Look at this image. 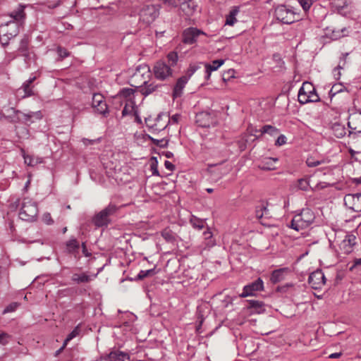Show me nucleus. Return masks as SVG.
Wrapping results in <instances>:
<instances>
[{
	"label": "nucleus",
	"instance_id": "nucleus-1",
	"mask_svg": "<svg viewBox=\"0 0 361 361\" xmlns=\"http://www.w3.org/2000/svg\"><path fill=\"white\" fill-rule=\"evenodd\" d=\"M118 207L112 203H110L107 207L96 214L92 218L93 224L97 227H107L111 224V216L116 214Z\"/></svg>",
	"mask_w": 361,
	"mask_h": 361
},
{
	"label": "nucleus",
	"instance_id": "nucleus-2",
	"mask_svg": "<svg viewBox=\"0 0 361 361\" xmlns=\"http://www.w3.org/2000/svg\"><path fill=\"white\" fill-rule=\"evenodd\" d=\"M38 214L37 204L29 198H24L19 212V217L25 221H33Z\"/></svg>",
	"mask_w": 361,
	"mask_h": 361
},
{
	"label": "nucleus",
	"instance_id": "nucleus-3",
	"mask_svg": "<svg viewBox=\"0 0 361 361\" xmlns=\"http://www.w3.org/2000/svg\"><path fill=\"white\" fill-rule=\"evenodd\" d=\"M19 32L18 22L10 20L0 25V43L3 47L8 44V41Z\"/></svg>",
	"mask_w": 361,
	"mask_h": 361
},
{
	"label": "nucleus",
	"instance_id": "nucleus-4",
	"mask_svg": "<svg viewBox=\"0 0 361 361\" xmlns=\"http://www.w3.org/2000/svg\"><path fill=\"white\" fill-rule=\"evenodd\" d=\"M298 102L301 104L310 102H317L319 97L317 94L314 87L310 82H304L298 92Z\"/></svg>",
	"mask_w": 361,
	"mask_h": 361
},
{
	"label": "nucleus",
	"instance_id": "nucleus-5",
	"mask_svg": "<svg viewBox=\"0 0 361 361\" xmlns=\"http://www.w3.org/2000/svg\"><path fill=\"white\" fill-rule=\"evenodd\" d=\"M160 6L157 4L144 5L139 12L140 20L146 25L153 23L159 16Z\"/></svg>",
	"mask_w": 361,
	"mask_h": 361
},
{
	"label": "nucleus",
	"instance_id": "nucleus-6",
	"mask_svg": "<svg viewBox=\"0 0 361 361\" xmlns=\"http://www.w3.org/2000/svg\"><path fill=\"white\" fill-rule=\"evenodd\" d=\"M274 16L277 20L284 24H291L299 18L293 9L284 5H279L275 8Z\"/></svg>",
	"mask_w": 361,
	"mask_h": 361
},
{
	"label": "nucleus",
	"instance_id": "nucleus-7",
	"mask_svg": "<svg viewBox=\"0 0 361 361\" xmlns=\"http://www.w3.org/2000/svg\"><path fill=\"white\" fill-rule=\"evenodd\" d=\"M216 113L211 111H201L196 114L195 122L202 128H209L216 123Z\"/></svg>",
	"mask_w": 361,
	"mask_h": 361
},
{
	"label": "nucleus",
	"instance_id": "nucleus-8",
	"mask_svg": "<svg viewBox=\"0 0 361 361\" xmlns=\"http://www.w3.org/2000/svg\"><path fill=\"white\" fill-rule=\"evenodd\" d=\"M153 73L157 80L164 81L172 75L173 71L166 62L158 61L153 67Z\"/></svg>",
	"mask_w": 361,
	"mask_h": 361
},
{
	"label": "nucleus",
	"instance_id": "nucleus-9",
	"mask_svg": "<svg viewBox=\"0 0 361 361\" xmlns=\"http://www.w3.org/2000/svg\"><path fill=\"white\" fill-rule=\"evenodd\" d=\"M201 35L207 36V34L197 27H190L183 30L182 42L186 44H193Z\"/></svg>",
	"mask_w": 361,
	"mask_h": 361
},
{
	"label": "nucleus",
	"instance_id": "nucleus-10",
	"mask_svg": "<svg viewBox=\"0 0 361 361\" xmlns=\"http://www.w3.org/2000/svg\"><path fill=\"white\" fill-rule=\"evenodd\" d=\"M264 289V282L261 278L245 286L243 292L240 294V298L254 295L255 291H260Z\"/></svg>",
	"mask_w": 361,
	"mask_h": 361
},
{
	"label": "nucleus",
	"instance_id": "nucleus-11",
	"mask_svg": "<svg viewBox=\"0 0 361 361\" xmlns=\"http://www.w3.org/2000/svg\"><path fill=\"white\" fill-rule=\"evenodd\" d=\"M308 283L314 289H320L326 283V278L321 269L312 272L308 278Z\"/></svg>",
	"mask_w": 361,
	"mask_h": 361
},
{
	"label": "nucleus",
	"instance_id": "nucleus-12",
	"mask_svg": "<svg viewBox=\"0 0 361 361\" xmlns=\"http://www.w3.org/2000/svg\"><path fill=\"white\" fill-rule=\"evenodd\" d=\"M163 87H164V85L163 84L156 83L155 82L145 81L142 85L137 87V88L142 95L147 97L149 94L158 92L159 90Z\"/></svg>",
	"mask_w": 361,
	"mask_h": 361
},
{
	"label": "nucleus",
	"instance_id": "nucleus-13",
	"mask_svg": "<svg viewBox=\"0 0 361 361\" xmlns=\"http://www.w3.org/2000/svg\"><path fill=\"white\" fill-rule=\"evenodd\" d=\"M357 237L354 233H348L341 241L339 247L345 254H350L353 250V247L357 244Z\"/></svg>",
	"mask_w": 361,
	"mask_h": 361
},
{
	"label": "nucleus",
	"instance_id": "nucleus-14",
	"mask_svg": "<svg viewBox=\"0 0 361 361\" xmlns=\"http://www.w3.org/2000/svg\"><path fill=\"white\" fill-rule=\"evenodd\" d=\"M295 216L304 228L312 224L315 219L313 212L309 208L302 209L301 212Z\"/></svg>",
	"mask_w": 361,
	"mask_h": 361
},
{
	"label": "nucleus",
	"instance_id": "nucleus-15",
	"mask_svg": "<svg viewBox=\"0 0 361 361\" xmlns=\"http://www.w3.org/2000/svg\"><path fill=\"white\" fill-rule=\"evenodd\" d=\"M345 204H351L350 208L355 212H361V192L348 194L344 197Z\"/></svg>",
	"mask_w": 361,
	"mask_h": 361
},
{
	"label": "nucleus",
	"instance_id": "nucleus-16",
	"mask_svg": "<svg viewBox=\"0 0 361 361\" xmlns=\"http://www.w3.org/2000/svg\"><path fill=\"white\" fill-rule=\"evenodd\" d=\"M36 80V77H30L28 80L25 81L21 87L18 90V93L20 94L21 92H23V94L21 95L23 99L33 96L35 94L33 91V85H32V82Z\"/></svg>",
	"mask_w": 361,
	"mask_h": 361
},
{
	"label": "nucleus",
	"instance_id": "nucleus-17",
	"mask_svg": "<svg viewBox=\"0 0 361 361\" xmlns=\"http://www.w3.org/2000/svg\"><path fill=\"white\" fill-rule=\"evenodd\" d=\"M324 30L326 36L333 40H336L347 35V29L345 27L336 29V27L331 26L327 27Z\"/></svg>",
	"mask_w": 361,
	"mask_h": 361
},
{
	"label": "nucleus",
	"instance_id": "nucleus-18",
	"mask_svg": "<svg viewBox=\"0 0 361 361\" xmlns=\"http://www.w3.org/2000/svg\"><path fill=\"white\" fill-rule=\"evenodd\" d=\"M188 82V77H183L181 76L179 78L176 85L173 87V93H172V97L173 99H175L178 97H180L183 95V89Z\"/></svg>",
	"mask_w": 361,
	"mask_h": 361
},
{
	"label": "nucleus",
	"instance_id": "nucleus-19",
	"mask_svg": "<svg viewBox=\"0 0 361 361\" xmlns=\"http://www.w3.org/2000/svg\"><path fill=\"white\" fill-rule=\"evenodd\" d=\"M290 273L288 267L275 269L271 272L270 281L272 283H277L285 279L286 275Z\"/></svg>",
	"mask_w": 361,
	"mask_h": 361
},
{
	"label": "nucleus",
	"instance_id": "nucleus-20",
	"mask_svg": "<svg viewBox=\"0 0 361 361\" xmlns=\"http://www.w3.org/2000/svg\"><path fill=\"white\" fill-rule=\"evenodd\" d=\"M278 158L273 157H265L264 158L260 164L259 168L263 171H273L276 169L274 164L278 161Z\"/></svg>",
	"mask_w": 361,
	"mask_h": 361
},
{
	"label": "nucleus",
	"instance_id": "nucleus-21",
	"mask_svg": "<svg viewBox=\"0 0 361 361\" xmlns=\"http://www.w3.org/2000/svg\"><path fill=\"white\" fill-rule=\"evenodd\" d=\"M247 303V308L251 310L252 313L261 314L265 312L264 303L262 301L249 300Z\"/></svg>",
	"mask_w": 361,
	"mask_h": 361
},
{
	"label": "nucleus",
	"instance_id": "nucleus-22",
	"mask_svg": "<svg viewBox=\"0 0 361 361\" xmlns=\"http://www.w3.org/2000/svg\"><path fill=\"white\" fill-rule=\"evenodd\" d=\"M225 62L224 59L214 60L212 63H204L205 67V79L209 80L212 71H216Z\"/></svg>",
	"mask_w": 361,
	"mask_h": 361
},
{
	"label": "nucleus",
	"instance_id": "nucleus-23",
	"mask_svg": "<svg viewBox=\"0 0 361 361\" xmlns=\"http://www.w3.org/2000/svg\"><path fill=\"white\" fill-rule=\"evenodd\" d=\"M80 248V243L75 238H71L66 243V252L76 257Z\"/></svg>",
	"mask_w": 361,
	"mask_h": 361
},
{
	"label": "nucleus",
	"instance_id": "nucleus-24",
	"mask_svg": "<svg viewBox=\"0 0 361 361\" xmlns=\"http://www.w3.org/2000/svg\"><path fill=\"white\" fill-rule=\"evenodd\" d=\"M256 132H259L260 135H259V137H262L264 135L267 134L270 136H276L279 133V130L271 125H264L259 130H257Z\"/></svg>",
	"mask_w": 361,
	"mask_h": 361
},
{
	"label": "nucleus",
	"instance_id": "nucleus-25",
	"mask_svg": "<svg viewBox=\"0 0 361 361\" xmlns=\"http://www.w3.org/2000/svg\"><path fill=\"white\" fill-rule=\"evenodd\" d=\"M92 279L91 276L87 275L85 272L81 274L74 273L71 276V281L77 284L89 283Z\"/></svg>",
	"mask_w": 361,
	"mask_h": 361
},
{
	"label": "nucleus",
	"instance_id": "nucleus-26",
	"mask_svg": "<svg viewBox=\"0 0 361 361\" xmlns=\"http://www.w3.org/2000/svg\"><path fill=\"white\" fill-rule=\"evenodd\" d=\"M109 359L110 361H125L126 360H129L130 356L126 353L114 350L109 354Z\"/></svg>",
	"mask_w": 361,
	"mask_h": 361
},
{
	"label": "nucleus",
	"instance_id": "nucleus-27",
	"mask_svg": "<svg viewBox=\"0 0 361 361\" xmlns=\"http://www.w3.org/2000/svg\"><path fill=\"white\" fill-rule=\"evenodd\" d=\"M23 116V122L25 123H33L34 121L32 118H35L36 120H40L42 118V114L40 111H30L27 114L22 113Z\"/></svg>",
	"mask_w": 361,
	"mask_h": 361
},
{
	"label": "nucleus",
	"instance_id": "nucleus-28",
	"mask_svg": "<svg viewBox=\"0 0 361 361\" xmlns=\"http://www.w3.org/2000/svg\"><path fill=\"white\" fill-rule=\"evenodd\" d=\"M334 135L338 138H341L346 135L347 130L345 126L339 123H334L331 126Z\"/></svg>",
	"mask_w": 361,
	"mask_h": 361
},
{
	"label": "nucleus",
	"instance_id": "nucleus-29",
	"mask_svg": "<svg viewBox=\"0 0 361 361\" xmlns=\"http://www.w3.org/2000/svg\"><path fill=\"white\" fill-rule=\"evenodd\" d=\"M239 11V7H233L229 13L226 16L225 24L231 26L233 25L234 23L237 21L235 17L238 14Z\"/></svg>",
	"mask_w": 361,
	"mask_h": 361
},
{
	"label": "nucleus",
	"instance_id": "nucleus-30",
	"mask_svg": "<svg viewBox=\"0 0 361 361\" xmlns=\"http://www.w3.org/2000/svg\"><path fill=\"white\" fill-rule=\"evenodd\" d=\"M8 111H12L13 114L10 115H4V118L7 120L8 122L12 123H19L20 121V119L18 116L19 114H22V112L20 110H17L13 107H11Z\"/></svg>",
	"mask_w": 361,
	"mask_h": 361
},
{
	"label": "nucleus",
	"instance_id": "nucleus-31",
	"mask_svg": "<svg viewBox=\"0 0 361 361\" xmlns=\"http://www.w3.org/2000/svg\"><path fill=\"white\" fill-rule=\"evenodd\" d=\"M163 238L168 243H174L176 240V234L169 228L164 229L161 233Z\"/></svg>",
	"mask_w": 361,
	"mask_h": 361
},
{
	"label": "nucleus",
	"instance_id": "nucleus-32",
	"mask_svg": "<svg viewBox=\"0 0 361 361\" xmlns=\"http://www.w3.org/2000/svg\"><path fill=\"white\" fill-rule=\"evenodd\" d=\"M190 223L194 228L201 230L204 227V220L200 219L194 215L191 216Z\"/></svg>",
	"mask_w": 361,
	"mask_h": 361
},
{
	"label": "nucleus",
	"instance_id": "nucleus-33",
	"mask_svg": "<svg viewBox=\"0 0 361 361\" xmlns=\"http://www.w3.org/2000/svg\"><path fill=\"white\" fill-rule=\"evenodd\" d=\"M135 92V90L134 89L126 87L119 91L118 95L121 97L128 99V102H130V101H133L131 97H133Z\"/></svg>",
	"mask_w": 361,
	"mask_h": 361
},
{
	"label": "nucleus",
	"instance_id": "nucleus-34",
	"mask_svg": "<svg viewBox=\"0 0 361 361\" xmlns=\"http://www.w3.org/2000/svg\"><path fill=\"white\" fill-rule=\"evenodd\" d=\"M157 274L155 268L148 270H141L135 277V280H142L146 277L154 276Z\"/></svg>",
	"mask_w": 361,
	"mask_h": 361
},
{
	"label": "nucleus",
	"instance_id": "nucleus-35",
	"mask_svg": "<svg viewBox=\"0 0 361 361\" xmlns=\"http://www.w3.org/2000/svg\"><path fill=\"white\" fill-rule=\"evenodd\" d=\"M128 103H126L123 111H122V116H126L128 115L131 114L136 109V106L134 101H130Z\"/></svg>",
	"mask_w": 361,
	"mask_h": 361
},
{
	"label": "nucleus",
	"instance_id": "nucleus-36",
	"mask_svg": "<svg viewBox=\"0 0 361 361\" xmlns=\"http://www.w3.org/2000/svg\"><path fill=\"white\" fill-rule=\"evenodd\" d=\"M11 17L13 18V20L16 22L21 20L25 17L24 8L23 7H19L17 10L13 11Z\"/></svg>",
	"mask_w": 361,
	"mask_h": 361
},
{
	"label": "nucleus",
	"instance_id": "nucleus-37",
	"mask_svg": "<svg viewBox=\"0 0 361 361\" xmlns=\"http://www.w3.org/2000/svg\"><path fill=\"white\" fill-rule=\"evenodd\" d=\"M203 64L202 63H191L190 66L188 67L186 75H183V77H188V80L190 78V77L199 69L200 68L201 65Z\"/></svg>",
	"mask_w": 361,
	"mask_h": 361
},
{
	"label": "nucleus",
	"instance_id": "nucleus-38",
	"mask_svg": "<svg viewBox=\"0 0 361 361\" xmlns=\"http://www.w3.org/2000/svg\"><path fill=\"white\" fill-rule=\"evenodd\" d=\"M166 57H167L168 61L169 63V66H170V67L174 66L175 65H176L178 60V56L177 52L171 51L167 54Z\"/></svg>",
	"mask_w": 361,
	"mask_h": 361
},
{
	"label": "nucleus",
	"instance_id": "nucleus-39",
	"mask_svg": "<svg viewBox=\"0 0 361 361\" xmlns=\"http://www.w3.org/2000/svg\"><path fill=\"white\" fill-rule=\"evenodd\" d=\"M56 52L59 55V61H62L70 55V52L66 48L61 46L57 47Z\"/></svg>",
	"mask_w": 361,
	"mask_h": 361
},
{
	"label": "nucleus",
	"instance_id": "nucleus-40",
	"mask_svg": "<svg viewBox=\"0 0 361 361\" xmlns=\"http://www.w3.org/2000/svg\"><path fill=\"white\" fill-rule=\"evenodd\" d=\"M149 139L152 140V143L159 147L165 148L168 146L169 140L166 138H163L161 140L154 139L152 137H149Z\"/></svg>",
	"mask_w": 361,
	"mask_h": 361
},
{
	"label": "nucleus",
	"instance_id": "nucleus-41",
	"mask_svg": "<svg viewBox=\"0 0 361 361\" xmlns=\"http://www.w3.org/2000/svg\"><path fill=\"white\" fill-rule=\"evenodd\" d=\"M325 162V159L315 160L312 157H309L306 160V164L307 165L308 167H315Z\"/></svg>",
	"mask_w": 361,
	"mask_h": 361
},
{
	"label": "nucleus",
	"instance_id": "nucleus-42",
	"mask_svg": "<svg viewBox=\"0 0 361 361\" xmlns=\"http://www.w3.org/2000/svg\"><path fill=\"white\" fill-rule=\"evenodd\" d=\"M94 109L98 113L102 114L104 116H106V115L109 113L108 106L105 100L103 102L100 103L99 106H96Z\"/></svg>",
	"mask_w": 361,
	"mask_h": 361
},
{
	"label": "nucleus",
	"instance_id": "nucleus-43",
	"mask_svg": "<svg viewBox=\"0 0 361 361\" xmlns=\"http://www.w3.org/2000/svg\"><path fill=\"white\" fill-rule=\"evenodd\" d=\"M104 101V97L101 94H94L92 100V107L94 109L96 106H99L100 103Z\"/></svg>",
	"mask_w": 361,
	"mask_h": 361
},
{
	"label": "nucleus",
	"instance_id": "nucleus-44",
	"mask_svg": "<svg viewBox=\"0 0 361 361\" xmlns=\"http://www.w3.org/2000/svg\"><path fill=\"white\" fill-rule=\"evenodd\" d=\"M298 187L300 190L303 191H307L310 188L309 180L306 178H300L298 180Z\"/></svg>",
	"mask_w": 361,
	"mask_h": 361
},
{
	"label": "nucleus",
	"instance_id": "nucleus-45",
	"mask_svg": "<svg viewBox=\"0 0 361 361\" xmlns=\"http://www.w3.org/2000/svg\"><path fill=\"white\" fill-rule=\"evenodd\" d=\"M290 228L297 231L304 228L296 216H294L290 222Z\"/></svg>",
	"mask_w": 361,
	"mask_h": 361
},
{
	"label": "nucleus",
	"instance_id": "nucleus-46",
	"mask_svg": "<svg viewBox=\"0 0 361 361\" xmlns=\"http://www.w3.org/2000/svg\"><path fill=\"white\" fill-rule=\"evenodd\" d=\"M343 91L342 85L341 84H336L332 86L331 89L329 92V95L331 98L334 97L336 94Z\"/></svg>",
	"mask_w": 361,
	"mask_h": 361
},
{
	"label": "nucleus",
	"instance_id": "nucleus-47",
	"mask_svg": "<svg viewBox=\"0 0 361 361\" xmlns=\"http://www.w3.org/2000/svg\"><path fill=\"white\" fill-rule=\"evenodd\" d=\"M20 303L14 302L9 304L8 306L6 307V308L3 311V314L13 312L16 310V309L19 307Z\"/></svg>",
	"mask_w": 361,
	"mask_h": 361
},
{
	"label": "nucleus",
	"instance_id": "nucleus-48",
	"mask_svg": "<svg viewBox=\"0 0 361 361\" xmlns=\"http://www.w3.org/2000/svg\"><path fill=\"white\" fill-rule=\"evenodd\" d=\"M79 334H80V329H79V327L78 326L75 327L74 329L70 334H68V335L67 336V337L65 339L64 342H66V343L68 344V343L70 341H71L75 337L78 336Z\"/></svg>",
	"mask_w": 361,
	"mask_h": 361
},
{
	"label": "nucleus",
	"instance_id": "nucleus-49",
	"mask_svg": "<svg viewBox=\"0 0 361 361\" xmlns=\"http://www.w3.org/2000/svg\"><path fill=\"white\" fill-rule=\"evenodd\" d=\"M29 44V39L27 36H25L20 41L19 50L20 51H26L27 50Z\"/></svg>",
	"mask_w": 361,
	"mask_h": 361
},
{
	"label": "nucleus",
	"instance_id": "nucleus-50",
	"mask_svg": "<svg viewBox=\"0 0 361 361\" xmlns=\"http://www.w3.org/2000/svg\"><path fill=\"white\" fill-rule=\"evenodd\" d=\"M305 11H308L312 5V0H298Z\"/></svg>",
	"mask_w": 361,
	"mask_h": 361
},
{
	"label": "nucleus",
	"instance_id": "nucleus-51",
	"mask_svg": "<svg viewBox=\"0 0 361 361\" xmlns=\"http://www.w3.org/2000/svg\"><path fill=\"white\" fill-rule=\"evenodd\" d=\"M286 137L284 135H280L275 142V145L278 147L282 146L286 143Z\"/></svg>",
	"mask_w": 361,
	"mask_h": 361
},
{
	"label": "nucleus",
	"instance_id": "nucleus-52",
	"mask_svg": "<svg viewBox=\"0 0 361 361\" xmlns=\"http://www.w3.org/2000/svg\"><path fill=\"white\" fill-rule=\"evenodd\" d=\"M43 221L47 225H51L54 224V220L52 219L51 214L48 212L44 213L42 216Z\"/></svg>",
	"mask_w": 361,
	"mask_h": 361
},
{
	"label": "nucleus",
	"instance_id": "nucleus-53",
	"mask_svg": "<svg viewBox=\"0 0 361 361\" xmlns=\"http://www.w3.org/2000/svg\"><path fill=\"white\" fill-rule=\"evenodd\" d=\"M180 117V114H176L173 115L171 118H169L168 123L163 128V129H165L166 128V126H168V124L170 123H178Z\"/></svg>",
	"mask_w": 361,
	"mask_h": 361
},
{
	"label": "nucleus",
	"instance_id": "nucleus-54",
	"mask_svg": "<svg viewBox=\"0 0 361 361\" xmlns=\"http://www.w3.org/2000/svg\"><path fill=\"white\" fill-rule=\"evenodd\" d=\"M152 159H154L155 163H152L151 164V170L152 171V175L154 176H159V171L157 169V161L156 157H152Z\"/></svg>",
	"mask_w": 361,
	"mask_h": 361
},
{
	"label": "nucleus",
	"instance_id": "nucleus-55",
	"mask_svg": "<svg viewBox=\"0 0 361 361\" xmlns=\"http://www.w3.org/2000/svg\"><path fill=\"white\" fill-rule=\"evenodd\" d=\"M25 163L28 166H34L36 162L34 161V159L29 155H23Z\"/></svg>",
	"mask_w": 361,
	"mask_h": 361
},
{
	"label": "nucleus",
	"instance_id": "nucleus-56",
	"mask_svg": "<svg viewBox=\"0 0 361 361\" xmlns=\"http://www.w3.org/2000/svg\"><path fill=\"white\" fill-rule=\"evenodd\" d=\"M255 216L259 219H262L264 216V213L262 209V204L256 207Z\"/></svg>",
	"mask_w": 361,
	"mask_h": 361
},
{
	"label": "nucleus",
	"instance_id": "nucleus-57",
	"mask_svg": "<svg viewBox=\"0 0 361 361\" xmlns=\"http://www.w3.org/2000/svg\"><path fill=\"white\" fill-rule=\"evenodd\" d=\"M291 286H292L291 283H286V285H283V286H279L276 288V291L281 292V293H286L287 291L288 288Z\"/></svg>",
	"mask_w": 361,
	"mask_h": 361
},
{
	"label": "nucleus",
	"instance_id": "nucleus-58",
	"mask_svg": "<svg viewBox=\"0 0 361 361\" xmlns=\"http://www.w3.org/2000/svg\"><path fill=\"white\" fill-rule=\"evenodd\" d=\"M81 247H82V254L85 257H90L91 255V253L89 252L87 249L86 243L85 242L82 243Z\"/></svg>",
	"mask_w": 361,
	"mask_h": 361
},
{
	"label": "nucleus",
	"instance_id": "nucleus-59",
	"mask_svg": "<svg viewBox=\"0 0 361 361\" xmlns=\"http://www.w3.org/2000/svg\"><path fill=\"white\" fill-rule=\"evenodd\" d=\"M164 166L169 171H173L175 169V166L169 161H165Z\"/></svg>",
	"mask_w": 361,
	"mask_h": 361
},
{
	"label": "nucleus",
	"instance_id": "nucleus-60",
	"mask_svg": "<svg viewBox=\"0 0 361 361\" xmlns=\"http://www.w3.org/2000/svg\"><path fill=\"white\" fill-rule=\"evenodd\" d=\"M361 265V257L360 258H355L353 260V264L350 268V270L352 271L355 267Z\"/></svg>",
	"mask_w": 361,
	"mask_h": 361
},
{
	"label": "nucleus",
	"instance_id": "nucleus-61",
	"mask_svg": "<svg viewBox=\"0 0 361 361\" xmlns=\"http://www.w3.org/2000/svg\"><path fill=\"white\" fill-rule=\"evenodd\" d=\"M262 209L263 210V212L264 213V216L268 218L270 214H269V209H267V204L265 205L264 204H262Z\"/></svg>",
	"mask_w": 361,
	"mask_h": 361
},
{
	"label": "nucleus",
	"instance_id": "nucleus-62",
	"mask_svg": "<svg viewBox=\"0 0 361 361\" xmlns=\"http://www.w3.org/2000/svg\"><path fill=\"white\" fill-rule=\"evenodd\" d=\"M66 345H67L66 342H63V345L59 350H57L56 351L55 355L58 356L64 350V348H66Z\"/></svg>",
	"mask_w": 361,
	"mask_h": 361
},
{
	"label": "nucleus",
	"instance_id": "nucleus-63",
	"mask_svg": "<svg viewBox=\"0 0 361 361\" xmlns=\"http://www.w3.org/2000/svg\"><path fill=\"white\" fill-rule=\"evenodd\" d=\"M133 114H134V116L135 117V121L137 123H142V120H141V118H140V117L137 110L134 111Z\"/></svg>",
	"mask_w": 361,
	"mask_h": 361
},
{
	"label": "nucleus",
	"instance_id": "nucleus-64",
	"mask_svg": "<svg viewBox=\"0 0 361 361\" xmlns=\"http://www.w3.org/2000/svg\"><path fill=\"white\" fill-rule=\"evenodd\" d=\"M341 355V353H334L331 354L329 356V357L331 358V359H336V358L340 357Z\"/></svg>",
	"mask_w": 361,
	"mask_h": 361
}]
</instances>
